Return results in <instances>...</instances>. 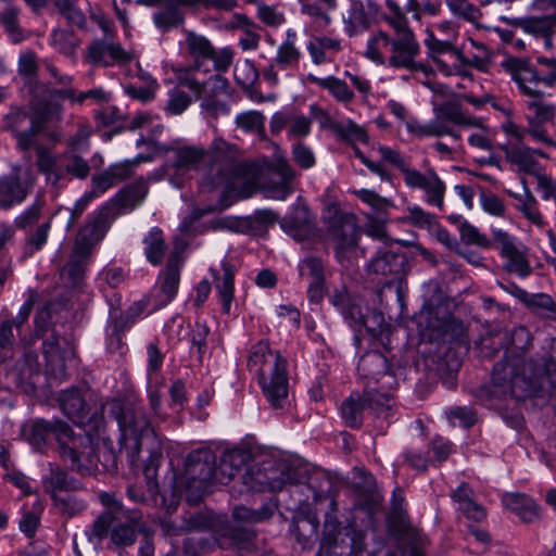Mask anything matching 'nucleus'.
I'll use <instances>...</instances> for the list:
<instances>
[{"label": "nucleus", "instance_id": "obj_1", "mask_svg": "<svg viewBox=\"0 0 556 556\" xmlns=\"http://www.w3.org/2000/svg\"><path fill=\"white\" fill-rule=\"evenodd\" d=\"M247 455L240 451L227 453L219 466L215 467V456L207 448L191 452L186 462L187 489L194 490L197 497L202 496L214 483L226 484L239 477L248 490L255 492L281 491L293 479L287 468L249 467L243 473L242 465Z\"/></svg>", "mask_w": 556, "mask_h": 556}, {"label": "nucleus", "instance_id": "obj_2", "mask_svg": "<svg viewBox=\"0 0 556 556\" xmlns=\"http://www.w3.org/2000/svg\"><path fill=\"white\" fill-rule=\"evenodd\" d=\"M386 7L388 12L380 18L391 31H375L367 40L365 56L377 65L427 73V66L417 61L420 45L405 11L395 0H386Z\"/></svg>", "mask_w": 556, "mask_h": 556}, {"label": "nucleus", "instance_id": "obj_3", "mask_svg": "<svg viewBox=\"0 0 556 556\" xmlns=\"http://www.w3.org/2000/svg\"><path fill=\"white\" fill-rule=\"evenodd\" d=\"M556 377V362L551 357L516 358L497 363L492 372L491 383L480 390V399L486 402L517 400L532 396L540 379Z\"/></svg>", "mask_w": 556, "mask_h": 556}, {"label": "nucleus", "instance_id": "obj_4", "mask_svg": "<svg viewBox=\"0 0 556 556\" xmlns=\"http://www.w3.org/2000/svg\"><path fill=\"white\" fill-rule=\"evenodd\" d=\"M110 414L117 421L121 431V448L134 463L141 448L151 453L160 447V441L143 408L130 401L113 400L106 403Z\"/></svg>", "mask_w": 556, "mask_h": 556}, {"label": "nucleus", "instance_id": "obj_5", "mask_svg": "<svg viewBox=\"0 0 556 556\" xmlns=\"http://www.w3.org/2000/svg\"><path fill=\"white\" fill-rule=\"evenodd\" d=\"M168 162L178 173L202 170L201 192H212L224 187L227 191L233 186L230 167L226 157L197 146H182L168 149Z\"/></svg>", "mask_w": 556, "mask_h": 556}, {"label": "nucleus", "instance_id": "obj_6", "mask_svg": "<svg viewBox=\"0 0 556 556\" xmlns=\"http://www.w3.org/2000/svg\"><path fill=\"white\" fill-rule=\"evenodd\" d=\"M248 366L258 376L262 391L273 408H285L289 400L288 362L269 349L268 343L258 342L251 348Z\"/></svg>", "mask_w": 556, "mask_h": 556}, {"label": "nucleus", "instance_id": "obj_7", "mask_svg": "<svg viewBox=\"0 0 556 556\" xmlns=\"http://www.w3.org/2000/svg\"><path fill=\"white\" fill-rule=\"evenodd\" d=\"M501 68L510 76L523 97H544L541 86H556V59L536 56L533 64L528 58L506 55L500 63Z\"/></svg>", "mask_w": 556, "mask_h": 556}, {"label": "nucleus", "instance_id": "obj_8", "mask_svg": "<svg viewBox=\"0 0 556 556\" xmlns=\"http://www.w3.org/2000/svg\"><path fill=\"white\" fill-rule=\"evenodd\" d=\"M185 40L181 43V50L186 58L192 63L181 71L179 76L194 77V73H208L211 70L206 66L207 61L213 62V68L216 72H227L233 61L235 52L230 47L216 49L212 41L204 35L192 30H184Z\"/></svg>", "mask_w": 556, "mask_h": 556}, {"label": "nucleus", "instance_id": "obj_9", "mask_svg": "<svg viewBox=\"0 0 556 556\" xmlns=\"http://www.w3.org/2000/svg\"><path fill=\"white\" fill-rule=\"evenodd\" d=\"M377 151L384 162L394 165L401 172L407 188L422 190L428 204L443 208L445 184L433 168L421 173L412 167L399 150L386 146H379Z\"/></svg>", "mask_w": 556, "mask_h": 556}, {"label": "nucleus", "instance_id": "obj_10", "mask_svg": "<svg viewBox=\"0 0 556 556\" xmlns=\"http://www.w3.org/2000/svg\"><path fill=\"white\" fill-rule=\"evenodd\" d=\"M139 519L137 513L129 514L122 507L114 506L101 514L94 520L92 528L84 532V536L96 546L110 533L114 545L129 546L136 541Z\"/></svg>", "mask_w": 556, "mask_h": 556}, {"label": "nucleus", "instance_id": "obj_11", "mask_svg": "<svg viewBox=\"0 0 556 556\" xmlns=\"http://www.w3.org/2000/svg\"><path fill=\"white\" fill-rule=\"evenodd\" d=\"M179 83L194 92L206 118L216 119L220 115L230 113L229 105L216 99L228 89V80L219 74L210 76L205 81H200L195 77L179 76Z\"/></svg>", "mask_w": 556, "mask_h": 556}, {"label": "nucleus", "instance_id": "obj_12", "mask_svg": "<svg viewBox=\"0 0 556 556\" xmlns=\"http://www.w3.org/2000/svg\"><path fill=\"white\" fill-rule=\"evenodd\" d=\"M89 99L97 103L106 102L109 101V93L102 88L80 92H77L73 87L61 89L49 88L47 89L46 102L39 106L38 112L42 115L45 121H61L64 113L62 101L67 100L73 104H81Z\"/></svg>", "mask_w": 556, "mask_h": 556}, {"label": "nucleus", "instance_id": "obj_13", "mask_svg": "<svg viewBox=\"0 0 556 556\" xmlns=\"http://www.w3.org/2000/svg\"><path fill=\"white\" fill-rule=\"evenodd\" d=\"M59 454L63 460L71 463L73 470L81 475L92 473L98 469L96 445L88 433L75 434L71 429V437L61 445Z\"/></svg>", "mask_w": 556, "mask_h": 556}, {"label": "nucleus", "instance_id": "obj_14", "mask_svg": "<svg viewBox=\"0 0 556 556\" xmlns=\"http://www.w3.org/2000/svg\"><path fill=\"white\" fill-rule=\"evenodd\" d=\"M492 235L500 247L502 257L505 258V269L521 278L529 276L532 268L528 261V248L503 229L494 228Z\"/></svg>", "mask_w": 556, "mask_h": 556}, {"label": "nucleus", "instance_id": "obj_15", "mask_svg": "<svg viewBox=\"0 0 556 556\" xmlns=\"http://www.w3.org/2000/svg\"><path fill=\"white\" fill-rule=\"evenodd\" d=\"M35 179L27 169L15 167L0 177V208L8 210L23 203L34 187Z\"/></svg>", "mask_w": 556, "mask_h": 556}, {"label": "nucleus", "instance_id": "obj_16", "mask_svg": "<svg viewBox=\"0 0 556 556\" xmlns=\"http://www.w3.org/2000/svg\"><path fill=\"white\" fill-rule=\"evenodd\" d=\"M43 354L51 375L55 379H65V362L74 357V351L67 340L51 333L43 341Z\"/></svg>", "mask_w": 556, "mask_h": 556}, {"label": "nucleus", "instance_id": "obj_17", "mask_svg": "<svg viewBox=\"0 0 556 556\" xmlns=\"http://www.w3.org/2000/svg\"><path fill=\"white\" fill-rule=\"evenodd\" d=\"M62 412L78 426H88L97 431L103 426V417L94 416L89 418L86 403L78 389H68L63 391L59 397Z\"/></svg>", "mask_w": 556, "mask_h": 556}, {"label": "nucleus", "instance_id": "obj_18", "mask_svg": "<svg viewBox=\"0 0 556 556\" xmlns=\"http://www.w3.org/2000/svg\"><path fill=\"white\" fill-rule=\"evenodd\" d=\"M269 170L279 180L269 179L263 185L265 195L274 200H286L292 193L291 181L295 178V170L285 157H277Z\"/></svg>", "mask_w": 556, "mask_h": 556}, {"label": "nucleus", "instance_id": "obj_19", "mask_svg": "<svg viewBox=\"0 0 556 556\" xmlns=\"http://www.w3.org/2000/svg\"><path fill=\"white\" fill-rule=\"evenodd\" d=\"M301 51L296 46L280 45L271 62L262 71L263 78L270 85L277 86L280 81L279 73L298 68Z\"/></svg>", "mask_w": 556, "mask_h": 556}, {"label": "nucleus", "instance_id": "obj_20", "mask_svg": "<svg viewBox=\"0 0 556 556\" xmlns=\"http://www.w3.org/2000/svg\"><path fill=\"white\" fill-rule=\"evenodd\" d=\"M450 124L471 126L478 124V118L465 114L458 104L445 103L439 109L435 118L429 122L431 137L450 134Z\"/></svg>", "mask_w": 556, "mask_h": 556}, {"label": "nucleus", "instance_id": "obj_21", "mask_svg": "<svg viewBox=\"0 0 556 556\" xmlns=\"http://www.w3.org/2000/svg\"><path fill=\"white\" fill-rule=\"evenodd\" d=\"M109 226L106 214L100 213L86 223L77 232L73 249L75 255H91L94 247L103 239Z\"/></svg>", "mask_w": 556, "mask_h": 556}, {"label": "nucleus", "instance_id": "obj_22", "mask_svg": "<svg viewBox=\"0 0 556 556\" xmlns=\"http://www.w3.org/2000/svg\"><path fill=\"white\" fill-rule=\"evenodd\" d=\"M358 236V228L352 218H340L332 225L330 238L336 245L337 257L340 262L356 254Z\"/></svg>", "mask_w": 556, "mask_h": 556}, {"label": "nucleus", "instance_id": "obj_23", "mask_svg": "<svg viewBox=\"0 0 556 556\" xmlns=\"http://www.w3.org/2000/svg\"><path fill=\"white\" fill-rule=\"evenodd\" d=\"M87 58L93 64L111 66L115 63L129 62L135 58V54L105 38L104 40H96L88 47Z\"/></svg>", "mask_w": 556, "mask_h": 556}, {"label": "nucleus", "instance_id": "obj_24", "mask_svg": "<svg viewBox=\"0 0 556 556\" xmlns=\"http://www.w3.org/2000/svg\"><path fill=\"white\" fill-rule=\"evenodd\" d=\"M36 165L40 173L46 176L48 184L53 187H59L64 181V163L63 153L54 154L52 151L43 146L36 147Z\"/></svg>", "mask_w": 556, "mask_h": 556}, {"label": "nucleus", "instance_id": "obj_25", "mask_svg": "<svg viewBox=\"0 0 556 556\" xmlns=\"http://www.w3.org/2000/svg\"><path fill=\"white\" fill-rule=\"evenodd\" d=\"M182 260L178 253H172L167 260L165 269L159 276L160 304H168L176 295L179 287V271Z\"/></svg>", "mask_w": 556, "mask_h": 556}, {"label": "nucleus", "instance_id": "obj_26", "mask_svg": "<svg viewBox=\"0 0 556 556\" xmlns=\"http://www.w3.org/2000/svg\"><path fill=\"white\" fill-rule=\"evenodd\" d=\"M211 273L214 278L215 289L222 303L223 311L228 314L233 300L235 268L229 263L223 262L219 269L211 268Z\"/></svg>", "mask_w": 556, "mask_h": 556}, {"label": "nucleus", "instance_id": "obj_27", "mask_svg": "<svg viewBox=\"0 0 556 556\" xmlns=\"http://www.w3.org/2000/svg\"><path fill=\"white\" fill-rule=\"evenodd\" d=\"M425 46L428 49L430 59L437 65V68L445 76L451 75H463L464 71L459 65H448L440 59L442 53H451L454 50L452 40H440L430 30L427 31V38L425 39Z\"/></svg>", "mask_w": 556, "mask_h": 556}, {"label": "nucleus", "instance_id": "obj_28", "mask_svg": "<svg viewBox=\"0 0 556 556\" xmlns=\"http://www.w3.org/2000/svg\"><path fill=\"white\" fill-rule=\"evenodd\" d=\"M71 427L61 420H36L30 428V440L35 444L45 443L50 434L54 435L59 444L61 445L71 437Z\"/></svg>", "mask_w": 556, "mask_h": 556}, {"label": "nucleus", "instance_id": "obj_29", "mask_svg": "<svg viewBox=\"0 0 556 556\" xmlns=\"http://www.w3.org/2000/svg\"><path fill=\"white\" fill-rule=\"evenodd\" d=\"M342 22L349 37L366 31L370 26V17L363 1L351 0L348 9L342 13Z\"/></svg>", "mask_w": 556, "mask_h": 556}, {"label": "nucleus", "instance_id": "obj_30", "mask_svg": "<svg viewBox=\"0 0 556 556\" xmlns=\"http://www.w3.org/2000/svg\"><path fill=\"white\" fill-rule=\"evenodd\" d=\"M406 257L404 254L393 252L391 250L379 251L371 258L367 268L369 273L388 276L401 275L405 269Z\"/></svg>", "mask_w": 556, "mask_h": 556}, {"label": "nucleus", "instance_id": "obj_31", "mask_svg": "<svg viewBox=\"0 0 556 556\" xmlns=\"http://www.w3.org/2000/svg\"><path fill=\"white\" fill-rule=\"evenodd\" d=\"M341 49V41L328 36H315L306 43V50L315 65L332 62Z\"/></svg>", "mask_w": 556, "mask_h": 556}, {"label": "nucleus", "instance_id": "obj_32", "mask_svg": "<svg viewBox=\"0 0 556 556\" xmlns=\"http://www.w3.org/2000/svg\"><path fill=\"white\" fill-rule=\"evenodd\" d=\"M451 496L456 509L467 519L479 522L485 518V509L473 500V492L467 483H462Z\"/></svg>", "mask_w": 556, "mask_h": 556}, {"label": "nucleus", "instance_id": "obj_33", "mask_svg": "<svg viewBox=\"0 0 556 556\" xmlns=\"http://www.w3.org/2000/svg\"><path fill=\"white\" fill-rule=\"evenodd\" d=\"M40 365L38 356L31 351H26L13 368L12 375L18 386L25 391H30L35 387V378L39 376Z\"/></svg>", "mask_w": 556, "mask_h": 556}, {"label": "nucleus", "instance_id": "obj_34", "mask_svg": "<svg viewBox=\"0 0 556 556\" xmlns=\"http://www.w3.org/2000/svg\"><path fill=\"white\" fill-rule=\"evenodd\" d=\"M369 309L363 306L361 299H353L350 306L343 311L342 315L349 325L356 329L366 328L370 332H375V325H379L382 321L380 314L372 313L369 316Z\"/></svg>", "mask_w": 556, "mask_h": 556}, {"label": "nucleus", "instance_id": "obj_35", "mask_svg": "<svg viewBox=\"0 0 556 556\" xmlns=\"http://www.w3.org/2000/svg\"><path fill=\"white\" fill-rule=\"evenodd\" d=\"M520 27L527 34L543 38L546 49L553 47L552 37L556 29L555 16L528 17L520 22Z\"/></svg>", "mask_w": 556, "mask_h": 556}, {"label": "nucleus", "instance_id": "obj_36", "mask_svg": "<svg viewBox=\"0 0 556 556\" xmlns=\"http://www.w3.org/2000/svg\"><path fill=\"white\" fill-rule=\"evenodd\" d=\"M535 155L544 156V153L526 146H515L506 151L507 161L526 174H535L539 170Z\"/></svg>", "mask_w": 556, "mask_h": 556}, {"label": "nucleus", "instance_id": "obj_37", "mask_svg": "<svg viewBox=\"0 0 556 556\" xmlns=\"http://www.w3.org/2000/svg\"><path fill=\"white\" fill-rule=\"evenodd\" d=\"M49 475L43 477V484L47 492L59 495L58 492L73 491L79 489L77 480L71 478L68 473L59 465L49 463Z\"/></svg>", "mask_w": 556, "mask_h": 556}, {"label": "nucleus", "instance_id": "obj_38", "mask_svg": "<svg viewBox=\"0 0 556 556\" xmlns=\"http://www.w3.org/2000/svg\"><path fill=\"white\" fill-rule=\"evenodd\" d=\"M307 79L312 84L326 89L340 103L350 104L355 98L353 90L348 86V84L336 76L320 78L309 74Z\"/></svg>", "mask_w": 556, "mask_h": 556}, {"label": "nucleus", "instance_id": "obj_39", "mask_svg": "<svg viewBox=\"0 0 556 556\" xmlns=\"http://www.w3.org/2000/svg\"><path fill=\"white\" fill-rule=\"evenodd\" d=\"M502 502L507 509L518 515L526 522H532L539 518L536 504L525 494L508 493L503 496Z\"/></svg>", "mask_w": 556, "mask_h": 556}, {"label": "nucleus", "instance_id": "obj_40", "mask_svg": "<svg viewBox=\"0 0 556 556\" xmlns=\"http://www.w3.org/2000/svg\"><path fill=\"white\" fill-rule=\"evenodd\" d=\"M510 197L516 201L515 208L532 225L542 228L545 225L544 218L538 207L535 197L525 188L523 193L509 192Z\"/></svg>", "mask_w": 556, "mask_h": 556}, {"label": "nucleus", "instance_id": "obj_41", "mask_svg": "<svg viewBox=\"0 0 556 556\" xmlns=\"http://www.w3.org/2000/svg\"><path fill=\"white\" fill-rule=\"evenodd\" d=\"M357 369L362 377L378 381L380 376L388 374L389 364L380 352L371 351L359 358Z\"/></svg>", "mask_w": 556, "mask_h": 556}, {"label": "nucleus", "instance_id": "obj_42", "mask_svg": "<svg viewBox=\"0 0 556 556\" xmlns=\"http://www.w3.org/2000/svg\"><path fill=\"white\" fill-rule=\"evenodd\" d=\"M143 245L148 262L154 266L161 264L166 251L162 230L156 227L152 228L144 237Z\"/></svg>", "mask_w": 556, "mask_h": 556}, {"label": "nucleus", "instance_id": "obj_43", "mask_svg": "<svg viewBox=\"0 0 556 556\" xmlns=\"http://www.w3.org/2000/svg\"><path fill=\"white\" fill-rule=\"evenodd\" d=\"M276 508L277 505L274 502L263 504L260 509L237 506L232 511V516L237 521L255 523L269 519L274 515Z\"/></svg>", "mask_w": 556, "mask_h": 556}, {"label": "nucleus", "instance_id": "obj_44", "mask_svg": "<svg viewBox=\"0 0 556 556\" xmlns=\"http://www.w3.org/2000/svg\"><path fill=\"white\" fill-rule=\"evenodd\" d=\"M365 408L370 409L378 417L388 418L393 407V400L389 394L366 390L364 394Z\"/></svg>", "mask_w": 556, "mask_h": 556}, {"label": "nucleus", "instance_id": "obj_45", "mask_svg": "<svg viewBox=\"0 0 556 556\" xmlns=\"http://www.w3.org/2000/svg\"><path fill=\"white\" fill-rule=\"evenodd\" d=\"M50 45L58 52L66 56H72L79 46V39L74 35L73 31L55 28L50 35Z\"/></svg>", "mask_w": 556, "mask_h": 556}, {"label": "nucleus", "instance_id": "obj_46", "mask_svg": "<svg viewBox=\"0 0 556 556\" xmlns=\"http://www.w3.org/2000/svg\"><path fill=\"white\" fill-rule=\"evenodd\" d=\"M64 169V181L67 180V176L71 175L78 179H86L90 173V166L88 162L75 152L63 153Z\"/></svg>", "mask_w": 556, "mask_h": 556}, {"label": "nucleus", "instance_id": "obj_47", "mask_svg": "<svg viewBox=\"0 0 556 556\" xmlns=\"http://www.w3.org/2000/svg\"><path fill=\"white\" fill-rule=\"evenodd\" d=\"M353 193L365 204L370 206L379 216L386 215L394 206L393 202L370 189H359Z\"/></svg>", "mask_w": 556, "mask_h": 556}, {"label": "nucleus", "instance_id": "obj_48", "mask_svg": "<svg viewBox=\"0 0 556 556\" xmlns=\"http://www.w3.org/2000/svg\"><path fill=\"white\" fill-rule=\"evenodd\" d=\"M45 102H46V100L38 102L35 108L38 119L31 121V125L28 129H26L24 131L16 132V135H15L16 140H17V146L23 151H28L30 148L34 147L36 137H37L38 132L40 131L42 124L48 122V121H45L42 115H40L38 112L39 106Z\"/></svg>", "mask_w": 556, "mask_h": 556}, {"label": "nucleus", "instance_id": "obj_49", "mask_svg": "<svg viewBox=\"0 0 556 556\" xmlns=\"http://www.w3.org/2000/svg\"><path fill=\"white\" fill-rule=\"evenodd\" d=\"M90 255H75L72 250L67 263L62 269V275L67 277L72 285L76 286L83 279Z\"/></svg>", "mask_w": 556, "mask_h": 556}, {"label": "nucleus", "instance_id": "obj_50", "mask_svg": "<svg viewBox=\"0 0 556 556\" xmlns=\"http://www.w3.org/2000/svg\"><path fill=\"white\" fill-rule=\"evenodd\" d=\"M364 409V400H355L351 396L342 403L341 416L349 427H359L362 425Z\"/></svg>", "mask_w": 556, "mask_h": 556}, {"label": "nucleus", "instance_id": "obj_51", "mask_svg": "<svg viewBox=\"0 0 556 556\" xmlns=\"http://www.w3.org/2000/svg\"><path fill=\"white\" fill-rule=\"evenodd\" d=\"M464 128H472L473 131L468 137V143L481 151H492V134L491 130L485 127L481 119L478 118L477 125L463 126Z\"/></svg>", "mask_w": 556, "mask_h": 556}, {"label": "nucleus", "instance_id": "obj_52", "mask_svg": "<svg viewBox=\"0 0 556 556\" xmlns=\"http://www.w3.org/2000/svg\"><path fill=\"white\" fill-rule=\"evenodd\" d=\"M529 101L527 106L533 112V115L529 118V122L544 124L549 122L555 116V106L542 101L544 97H528Z\"/></svg>", "mask_w": 556, "mask_h": 556}, {"label": "nucleus", "instance_id": "obj_53", "mask_svg": "<svg viewBox=\"0 0 556 556\" xmlns=\"http://www.w3.org/2000/svg\"><path fill=\"white\" fill-rule=\"evenodd\" d=\"M174 2L180 7L217 11H231L238 5V0H174Z\"/></svg>", "mask_w": 556, "mask_h": 556}, {"label": "nucleus", "instance_id": "obj_54", "mask_svg": "<svg viewBox=\"0 0 556 556\" xmlns=\"http://www.w3.org/2000/svg\"><path fill=\"white\" fill-rule=\"evenodd\" d=\"M18 15L20 9L14 5H9L3 11H0V24L9 33L13 42H20L23 38L18 27Z\"/></svg>", "mask_w": 556, "mask_h": 556}, {"label": "nucleus", "instance_id": "obj_55", "mask_svg": "<svg viewBox=\"0 0 556 556\" xmlns=\"http://www.w3.org/2000/svg\"><path fill=\"white\" fill-rule=\"evenodd\" d=\"M235 123L247 132H261L264 130L265 116L258 111H247L238 114Z\"/></svg>", "mask_w": 556, "mask_h": 556}, {"label": "nucleus", "instance_id": "obj_56", "mask_svg": "<svg viewBox=\"0 0 556 556\" xmlns=\"http://www.w3.org/2000/svg\"><path fill=\"white\" fill-rule=\"evenodd\" d=\"M459 235L462 241L467 245H476L482 249L491 247V240L468 222H463L459 225Z\"/></svg>", "mask_w": 556, "mask_h": 556}, {"label": "nucleus", "instance_id": "obj_57", "mask_svg": "<svg viewBox=\"0 0 556 556\" xmlns=\"http://www.w3.org/2000/svg\"><path fill=\"white\" fill-rule=\"evenodd\" d=\"M51 229V220H47L38 226L26 238L25 254L30 256L35 252L40 251L48 241L49 232Z\"/></svg>", "mask_w": 556, "mask_h": 556}, {"label": "nucleus", "instance_id": "obj_58", "mask_svg": "<svg viewBox=\"0 0 556 556\" xmlns=\"http://www.w3.org/2000/svg\"><path fill=\"white\" fill-rule=\"evenodd\" d=\"M299 274L302 278H309L311 281L325 280V267L323 261L315 256L304 258L299 264Z\"/></svg>", "mask_w": 556, "mask_h": 556}, {"label": "nucleus", "instance_id": "obj_59", "mask_svg": "<svg viewBox=\"0 0 556 556\" xmlns=\"http://www.w3.org/2000/svg\"><path fill=\"white\" fill-rule=\"evenodd\" d=\"M153 22L157 28L166 31L182 24L184 15L178 9L168 8L166 10L156 12L153 15Z\"/></svg>", "mask_w": 556, "mask_h": 556}, {"label": "nucleus", "instance_id": "obj_60", "mask_svg": "<svg viewBox=\"0 0 556 556\" xmlns=\"http://www.w3.org/2000/svg\"><path fill=\"white\" fill-rule=\"evenodd\" d=\"M233 76L238 85L247 88L256 81L258 72L252 61L244 60L235 66Z\"/></svg>", "mask_w": 556, "mask_h": 556}, {"label": "nucleus", "instance_id": "obj_61", "mask_svg": "<svg viewBox=\"0 0 556 556\" xmlns=\"http://www.w3.org/2000/svg\"><path fill=\"white\" fill-rule=\"evenodd\" d=\"M52 500L54 506L68 517L75 516L86 507L83 501L71 494L53 495Z\"/></svg>", "mask_w": 556, "mask_h": 556}, {"label": "nucleus", "instance_id": "obj_62", "mask_svg": "<svg viewBox=\"0 0 556 556\" xmlns=\"http://www.w3.org/2000/svg\"><path fill=\"white\" fill-rule=\"evenodd\" d=\"M446 4L452 13L468 22H476L480 17V11L468 0H446Z\"/></svg>", "mask_w": 556, "mask_h": 556}, {"label": "nucleus", "instance_id": "obj_63", "mask_svg": "<svg viewBox=\"0 0 556 556\" xmlns=\"http://www.w3.org/2000/svg\"><path fill=\"white\" fill-rule=\"evenodd\" d=\"M256 16L269 27H279L286 21L282 12H279L276 7L266 3H257Z\"/></svg>", "mask_w": 556, "mask_h": 556}, {"label": "nucleus", "instance_id": "obj_64", "mask_svg": "<svg viewBox=\"0 0 556 556\" xmlns=\"http://www.w3.org/2000/svg\"><path fill=\"white\" fill-rule=\"evenodd\" d=\"M479 200L480 205L485 213L495 217H503L505 215V204L496 194L482 192Z\"/></svg>", "mask_w": 556, "mask_h": 556}]
</instances>
